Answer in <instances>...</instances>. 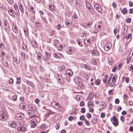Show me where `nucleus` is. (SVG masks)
<instances>
[{
	"mask_svg": "<svg viewBox=\"0 0 133 133\" xmlns=\"http://www.w3.org/2000/svg\"><path fill=\"white\" fill-rule=\"evenodd\" d=\"M0 115V119L3 120L7 119L8 116L5 111L3 110L1 112Z\"/></svg>",
	"mask_w": 133,
	"mask_h": 133,
	"instance_id": "nucleus-1",
	"label": "nucleus"
},
{
	"mask_svg": "<svg viewBox=\"0 0 133 133\" xmlns=\"http://www.w3.org/2000/svg\"><path fill=\"white\" fill-rule=\"evenodd\" d=\"M15 117L16 119L20 120L24 118V115L22 113H18L15 114Z\"/></svg>",
	"mask_w": 133,
	"mask_h": 133,
	"instance_id": "nucleus-2",
	"label": "nucleus"
},
{
	"mask_svg": "<svg viewBox=\"0 0 133 133\" xmlns=\"http://www.w3.org/2000/svg\"><path fill=\"white\" fill-rule=\"evenodd\" d=\"M111 121L114 125L117 126L118 125V122L115 116L111 118Z\"/></svg>",
	"mask_w": 133,
	"mask_h": 133,
	"instance_id": "nucleus-3",
	"label": "nucleus"
},
{
	"mask_svg": "<svg viewBox=\"0 0 133 133\" xmlns=\"http://www.w3.org/2000/svg\"><path fill=\"white\" fill-rule=\"evenodd\" d=\"M51 105L52 107L56 109L60 108L61 107V105L59 103L55 101H52L51 103Z\"/></svg>",
	"mask_w": 133,
	"mask_h": 133,
	"instance_id": "nucleus-4",
	"label": "nucleus"
},
{
	"mask_svg": "<svg viewBox=\"0 0 133 133\" xmlns=\"http://www.w3.org/2000/svg\"><path fill=\"white\" fill-rule=\"evenodd\" d=\"M112 77L111 76L108 79L107 81V83L109 84L110 85V86L111 87H113L115 86V82L112 81L110 83V81Z\"/></svg>",
	"mask_w": 133,
	"mask_h": 133,
	"instance_id": "nucleus-5",
	"label": "nucleus"
},
{
	"mask_svg": "<svg viewBox=\"0 0 133 133\" xmlns=\"http://www.w3.org/2000/svg\"><path fill=\"white\" fill-rule=\"evenodd\" d=\"M37 120L35 119H32L30 122V124L32 128H35L36 127Z\"/></svg>",
	"mask_w": 133,
	"mask_h": 133,
	"instance_id": "nucleus-6",
	"label": "nucleus"
},
{
	"mask_svg": "<svg viewBox=\"0 0 133 133\" xmlns=\"http://www.w3.org/2000/svg\"><path fill=\"white\" fill-rule=\"evenodd\" d=\"M73 74V73L71 70L70 69L67 70L66 71V76L68 77L71 76Z\"/></svg>",
	"mask_w": 133,
	"mask_h": 133,
	"instance_id": "nucleus-7",
	"label": "nucleus"
},
{
	"mask_svg": "<svg viewBox=\"0 0 133 133\" xmlns=\"http://www.w3.org/2000/svg\"><path fill=\"white\" fill-rule=\"evenodd\" d=\"M29 109H27V110L28 111L30 110L31 111H35V107L32 105H29L28 106Z\"/></svg>",
	"mask_w": 133,
	"mask_h": 133,
	"instance_id": "nucleus-8",
	"label": "nucleus"
},
{
	"mask_svg": "<svg viewBox=\"0 0 133 133\" xmlns=\"http://www.w3.org/2000/svg\"><path fill=\"white\" fill-rule=\"evenodd\" d=\"M94 7L99 12H100L101 11L102 9L101 6L98 4H95L94 5Z\"/></svg>",
	"mask_w": 133,
	"mask_h": 133,
	"instance_id": "nucleus-9",
	"label": "nucleus"
},
{
	"mask_svg": "<svg viewBox=\"0 0 133 133\" xmlns=\"http://www.w3.org/2000/svg\"><path fill=\"white\" fill-rule=\"evenodd\" d=\"M25 103L24 102H22L20 103L19 106L20 108L25 109Z\"/></svg>",
	"mask_w": 133,
	"mask_h": 133,
	"instance_id": "nucleus-10",
	"label": "nucleus"
},
{
	"mask_svg": "<svg viewBox=\"0 0 133 133\" xmlns=\"http://www.w3.org/2000/svg\"><path fill=\"white\" fill-rule=\"evenodd\" d=\"M12 30L15 33H17L18 32V28L16 25H13L12 27Z\"/></svg>",
	"mask_w": 133,
	"mask_h": 133,
	"instance_id": "nucleus-11",
	"label": "nucleus"
},
{
	"mask_svg": "<svg viewBox=\"0 0 133 133\" xmlns=\"http://www.w3.org/2000/svg\"><path fill=\"white\" fill-rule=\"evenodd\" d=\"M131 56L130 55H128L127 58V63L129 64L131 59Z\"/></svg>",
	"mask_w": 133,
	"mask_h": 133,
	"instance_id": "nucleus-12",
	"label": "nucleus"
},
{
	"mask_svg": "<svg viewBox=\"0 0 133 133\" xmlns=\"http://www.w3.org/2000/svg\"><path fill=\"white\" fill-rule=\"evenodd\" d=\"M81 66L87 69H91V67L90 66L84 64L82 63L81 64Z\"/></svg>",
	"mask_w": 133,
	"mask_h": 133,
	"instance_id": "nucleus-13",
	"label": "nucleus"
},
{
	"mask_svg": "<svg viewBox=\"0 0 133 133\" xmlns=\"http://www.w3.org/2000/svg\"><path fill=\"white\" fill-rule=\"evenodd\" d=\"M108 78V75L107 74H106L104 76L103 79V81L104 83H106L107 82V79Z\"/></svg>",
	"mask_w": 133,
	"mask_h": 133,
	"instance_id": "nucleus-14",
	"label": "nucleus"
},
{
	"mask_svg": "<svg viewBox=\"0 0 133 133\" xmlns=\"http://www.w3.org/2000/svg\"><path fill=\"white\" fill-rule=\"evenodd\" d=\"M49 9L51 11L54 12L55 11V9L54 8V6L51 5H49Z\"/></svg>",
	"mask_w": 133,
	"mask_h": 133,
	"instance_id": "nucleus-15",
	"label": "nucleus"
},
{
	"mask_svg": "<svg viewBox=\"0 0 133 133\" xmlns=\"http://www.w3.org/2000/svg\"><path fill=\"white\" fill-rule=\"evenodd\" d=\"M117 78V75H115L112 78L111 80L112 81L114 82H116Z\"/></svg>",
	"mask_w": 133,
	"mask_h": 133,
	"instance_id": "nucleus-16",
	"label": "nucleus"
},
{
	"mask_svg": "<svg viewBox=\"0 0 133 133\" xmlns=\"http://www.w3.org/2000/svg\"><path fill=\"white\" fill-rule=\"evenodd\" d=\"M45 59L46 60H48L49 57V52H46L45 53Z\"/></svg>",
	"mask_w": 133,
	"mask_h": 133,
	"instance_id": "nucleus-17",
	"label": "nucleus"
},
{
	"mask_svg": "<svg viewBox=\"0 0 133 133\" xmlns=\"http://www.w3.org/2000/svg\"><path fill=\"white\" fill-rule=\"evenodd\" d=\"M86 6L87 8L89 9H90L91 8V6L89 2H86Z\"/></svg>",
	"mask_w": 133,
	"mask_h": 133,
	"instance_id": "nucleus-18",
	"label": "nucleus"
},
{
	"mask_svg": "<svg viewBox=\"0 0 133 133\" xmlns=\"http://www.w3.org/2000/svg\"><path fill=\"white\" fill-rule=\"evenodd\" d=\"M106 105L105 102H102L100 103V106L101 107H102V108H101L103 109V108Z\"/></svg>",
	"mask_w": 133,
	"mask_h": 133,
	"instance_id": "nucleus-19",
	"label": "nucleus"
},
{
	"mask_svg": "<svg viewBox=\"0 0 133 133\" xmlns=\"http://www.w3.org/2000/svg\"><path fill=\"white\" fill-rule=\"evenodd\" d=\"M110 48V46L108 44H106L104 47V49L106 51H108Z\"/></svg>",
	"mask_w": 133,
	"mask_h": 133,
	"instance_id": "nucleus-20",
	"label": "nucleus"
},
{
	"mask_svg": "<svg viewBox=\"0 0 133 133\" xmlns=\"http://www.w3.org/2000/svg\"><path fill=\"white\" fill-rule=\"evenodd\" d=\"M8 11L9 12V14L11 16H13V11L12 9H10L9 8L8 9Z\"/></svg>",
	"mask_w": 133,
	"mask_h": 133,
	"instance_id": "nucleus-21",
	"label": "nucleus"
},
{
	"mask_svg": "<svg viewBox=\"0 0 133 133\" xmlns=\"http://www.w3.org/2000/svg\"><path fill=\"white\" fill-rule=\"evenodd\" d=\"M131 34H128V35L126 36L125 38L127 39H130V40L131 39Z\"/></svg>",
	"mask_w": 133,
	"mask_h": 133,
	"instance_id": "nucleus-22",
	"label": "nucleus"
},
{
	"mask_svg": "<svg viewBox=\"0 0 133 133\" xmlns=\"http://www.w3.org/2000/svg\"><path fill=\"white\" fill-rule=\"evenodd\" d=\"M121 11L122 13L124 14H126L127 12V9L125 8L122 9L121 10Z\"/></svg>",
	"mask_w": 133,
	"mask_h": 133,
	"instance_id": "nucleus-23",
	"label": "nucleus"
},
{
	"mask_svg": "<svg viewBox=\"0 0 133 133\" xmlns=\"http://www.w3.org/2000/svg\"><path fill=\"white\" fill-rule=\"evenodd\" d=\"M9 126L10 127H11L12 128H14L16 126V124L10 122L8 123Z\"/></svg>",
	"mask_w": 133,
	"mask_h": 133,
	"instance_id": "nucleus-24",
	"label": "nucleus"
},
{
	"mask_svg": "<svg viewBox=\"0 0 133 133\" xmlns=\"http://www.w3.org/2000/svg\"><path fill=\"white\" fill-rule=\"evenodd\" d=\"M19 9L22 12H23V8L22 5H21V4H19Z\"/></svg>",
	"mask_w": 133,
	"mask_h": 133,
	"instance_id": "nucleus-25",
	"label": "nucleus"
},
{
	"mask_svg": "<svg viewBox=\"0 0 133 133\" xmlns=\"http://www.w3.org/2000/svg\"><path fill=\"white\" fill-rule=\"evenodd\" d=\"M93 105V101L92 100H91L90 101L88 102V107H89L90 106H92Z\"/></svg>",
	"mask_w": 133,
	"mask_h": 133,
	"instance_id": "nucleus-26",
	"label": "nucleus"
},
{
	"mask_svg": "<svg viewBox=\"0 0 133 133\" xmlns=\"http://www.w3.org/2000/svg\"><path fill=\"white\" fill-rule=\"evenodd\" d=\"M29 10L30 11H32L34 12V8L31 6H29L28 8Z\"/></svg>",
	"mask_w": 133,
	"mask_h": 133,
	"instance_id": "nucleus-27",
	"label": "nucleus"
},
{
	"mask_svg": "<svg viewBox=\"0 0 133 133\" xmlns=\"http://www.w3.org/2000/svg\"><path fill=\"white\" fill-rule=\"evenodd\" d=\"M48 127V126L46 124H43L42 125L41 128L44 129L47 128Z\"/></svg>",
	"mask_w": 133,
	"mask_h": 133,
	"instance_id": "nucleus-28",
	"label": "nucleus"
},
{
	"mask_svg": "<svg viewBox=\"0 0 133 133\" xmlns=\"http://www.w3.org/2000/svg\"><path fill=\"white\" fill-rule=\"evenodd\" d=\"M5 55L4 51L3 50H0V56L2 57V56H3Z\"/></svg>",
	"mask_w": 133,
	"mask_h": 133,
	"instance_id": "nucleus-29",
	"label": "nucleus"
},
{
	"mask_svg": "<svg viewBox=\"0 0 133 133\" xmlns=\"http://www.w3.org/2000/svg\"><path fill=\"white\" fill-rule=\"evenodd\" d=\"M53 56L55 58H59L60 56L59 55H58V53H57V54L56 53H54L53 54Z\"/></svg>",
	"mask_w": 133,
	"mask_h": 133,
	"instance_id": "nucleus-30",
	"label": "nucleus"
},
{
	"mask_svg": "<svg viewBox=\"0 0 133 133\" xmlns=\"http://www.w3.org/2000/svg\"><path fill=\"white\" fill-rule=\"evenodd\" d=\"M128 68L130 71H133V66L131 64H130L129 65Z\"/></svg>",
	"mask_w": 133,
	"mask_h": 133,
	"instance_id": "nucleus-31",
	"label": "nucleus"
},
{
	"mask_svg": "<svg viewBox=\"0 0 133 133\" xmlns=\"http://www.w3.org/2000/svg\"><path fill=\"white\" fill-rule=\"evenodd\" d=\"M95 84L97 85H99L100 84V80L97 79L95 81Z\"/></svg>",
	"mask_w": 133,
	"mask_h": 133,
	"instance_id": "nucleus-32",
	"label": "nucleus"
},
{
	"mask_svg": "<svg viewBox=\"0 0 133 133\" xmlns=\"http://www.w3.org/2000/svg\"><path fill=\"white\" fill-rule=\"evenodd\" d=\"M20 130L22 131H25L26 130V128L22 126L20 128Z\"/></svg>",
	"mask_w": 133,
	"mask_h": 133,
	"instance_id": "nucleus-33",
	"label": "nucleus"
},
{
	"mask_svg": "<svg viewBox=\"0 0 133 133\" xmlns=\"http://www.w3.org/2000/svg\"><path fill=\"white\" fill-rule=\"evenodd\" d=\"M76 41L77 42V43L78 45L80 46H82V44L81 43V42L80 41H79V39H77L76 40Z\"/></svg>",
	"mask_w": 133,
	"mask_h": 133,
	"instance_id": "nucleus-34",
	"label": "nucleus"
},
{
	"mask_svg": "<svg viewBox=\"0 0 133 133\" xmlns=\"http://www.w3.org/2000/svg\"><path fill=\"white\" fill-rule=\"evenodd\" d=\"M97 122L96 118H94L92 119V124H95Z\"/></svg>",
	"mask_w": 133,
	"mask_h": 133,
	"instance_id": "nucleus-35",
	"label": "nucleus"
},
{
	"mask_svg": "<svg viewBox=\"0 0 133 133\" xmlns=\"http://www.w3.org/2000/svg\"><path fill=\"white\" fill-rule=\"evenodd\" d=\"M14 7L16 11H19V9L17 7V5L16 4H14Z\"/></svg>",
	"mask_w": 133,
	"mask_h": 133,
	"instance_id": "nucleus-36",
	"label": "nucleus"
},
{
	"mask_svg": "<svg viewBox=\"0 0 133 133\" xmlns=\"http://www.w3.org/2000/svg\"><path fill=\"white\" fill-rule=\"evenodd\" d=\"M21 82V79L18 78H17V81L16 82V84H17L18 83H20Z\"/></svg>",
	"mask_w": 133,
	"mask_h": 133,
	"instance_id": "nucleus-37",
	"label": "nucleus"
},
{
	"mask_svg": "<svg viewBox=\"0 0 133 133\" xmlns=\"http://www.w3.org/2000/svg\"><path fill=\"white\" fill-rule=\"evenodd\" d=\"M102 25L101 24H100L99 23H98L97 26L98 27V31H100Z\"/></svg>",
	"mask_w": 133,
	"mask_h": 133,
	"instance_id": "nucleus-38",
	"label": "nucleus"
},
{
	"mask_svg": "<svg viewBox=\"0 0 133 133\" xmlns=\"http://www.w3.org/2000/svg\"><path fill=\"white\" fill-rule=\"evenodd\" d=\"M9 24H8L7 26H5L4 29L6 31H7L8 30H9Z\"/></svg>",
	"mask_w": 133,
	"mask_h": 133,
	"instance_id": "nucleus-39",
	"label": "nucleus"
},
{
	"mask_svg": "<svg viewBox=\"0 0 133 133\" xmlns=\"http://www.w3.org/2000/svg\"><path fill=\"white\" fill-rule=\"evenodd\" d=\"M31 44L32 46L34 47H36L37 46L36 43L35 42H32Z\"/></svg>",
	"mask_w": 133,
	"mask_h": 133,
	"instance_id": "nucleus-40",
	"label": "nucleus"
},
{
	"mask_svg": "<svg viewBox=\"0 0 133 133\" xmlns=\"http://www.w3.org/2000/svg\"><path fill=\"white\" fill-rule=\"evenodd\" d=\"M72 51V50L71 48H69L67 49V52H68L69 54H71Z\"/></svg>",
	"mask_w": 133,
	"mask_h": 133,
	"instance_id": "nucleus-41",
	"label": "nucleus"
},
{
	"mask_svg": "<svg viewBox=\"0 0 133 133\" xmlns=\"http://www.w3.org/2000/svg\"><path fill=\"white\" fill-rule=\"evenodd\" d=\"M84 121L85 122V123H86V124L87 125H90V123L86 119H84Z\"/></svg>",
	"mask_w": 133,
	"mask_h": 133,
	"instance_id": "nucleus-42",
	"label": "nucleus"
},
{
	"mask_svg": "<svg viewBox=\"0 0 133 133\" xmlns=\"http://www.w3.org/2000/svg\"><path fill=\"white\" fill-rule=\"evenodd\" d=\"M80 119L83 121V120H84V119H85V117L83 115H82L79 118Z\"/></svg>",
	"mask_w": 133,
	"mask_h": 133,
	"instance_id": "nucleus-43",
	"label": "nucleus"
},
{
	"mask_svg": "<svg viewBox=\"0 0 133 133\" xmlns=\"http://www.w3.org/2000/svg\"><path fill=\"white\" fill-rule=\"evenodd\" d=\"M85 109L84 108H82L81 110V112L82 113H84L85 112Z\"/></svg>",
	"mask_w": 133,
	"mask_h": 133,
	"instance_id": "nucleus-44",
	"label": "nucleus"
},
{
	"mask_svg": "<svg viewBox=\"0 0 133 133\" xmlns=\"http://www.w3.org/2000/svg\"><path fill=\"white\" fill-rule=\"evenodd\" d=\"M39 13L41 15V16L43 15L44 14H45V12H44L42 11H40L39 12Z\"/></svg>",
	"mask_w": 133,
	"mask_h": 133,
	"instance_id": "nucleus-45",
	"label": "nucleus"
},
{
	"mask_svg": "<svg viewBox=\"0 0 133 133\" xmlns=\"http://www.w3.org/2000/svg\"><path fill=\"white\" fill-rule=\"evenodd\" d=\"M13 61L14 62L17 63H18L19 61V60H18H18L17 59L15 58H13Z\"/></svg>",
	"mask_w": 133,
	"mask_h": 133,
	"instance_id": "nucleus-46",
	"label": "nucleus"
},
{
	"mask_svg": "<svg viewBox=\"0 0 133 133\" xmlns=\"http://www.w3.org/2000/svg\"><path fill=\"white\" fill-rule=\"evenodd\" d=\"M21 55L22 57L25 58V53L24 52L22 51L21 52Z\"/></svg>",
	"mask_w": 133,
	"mask_h": 133,
	"instance_id": "nucleus-47",
	"label": "nucleus"
},
{
	"mask_svg": "<svg viewBox=\"0 0 133 133\" xmlns=\"http://www.w3.org/2000/svg\"><path fill=\"white\" fill-rule=\"evenodd\" d=\"M86 116L87 117L89 118H90L91 117V115L90 113H88L86 115Z\"/></svg>",
	"mask_w": 133,
	"mask_h": 133,
	"instance_id": "nucleus-48",
	"label": "nucleus"
},
{
	"mask_svg": "<svg viewBox=\"0 0 133 133\" xmlns=\"http://www.w3.org/2000/svg\"><path fill=\"white\" fill-rule=\"evenodd\" d=\"M125 119V117L123 116H121L120 118L121 121L122 122H124V121Z\"/></svg>",
	"mask_w": 133,
	"mask_h": 133,
	"instance_id": "nucleus-49",
	"label": "nucleus"
},
{
	"mask_svg": "<svg viewBox=\"0 0 133 133\" xmlns=\"http://www.w3.org/2000/svg\"><path fill=\"white\" fill-rule=\"evenodd\" d=\"M74 119V117L72 116H70L68 118V120L70 121H71Z\"/></svg>",
	"mask_w": 133,
	"mask_h": 133,
	"instance_id": "nucleus-50",
	"label": "nucleus"
},
{
	"mask_svg": "<svg viewBox=\"0 0 133 133\" xmlns=\"http://www.w3.org/2000/svg\"><path fill=\"white\" fill-rule=\"evenodd\" d=\"M12 99L14 101H16L17 99V96L15 95L13 96Z\"/></svg>",
	"mask_w": 133,
	"mask_h": 133,
	"instance_id": "nucleus-51",
	"label": "nucleus"
},
{
	"mask_svg": "<svg viewBox=\"0 0 133 133\" xmlns=\"http://www.w3.org/2000/svg\"><path fill=\"white\" fill-rule=\"evenodd\" d=\"M84 105V102L83 101H81L79 104V105L81 107H83Z\"/></svg>",
	"mask_w": 133,
	"mask_h": 133,
	"instance_id": "nucleus-52",
	"label": "nucleus"
},
{
	"mask_svg": "<svg viewBox=\"0 0 133 133\" xmlns=\"http://www.w3.org/2000/svg\"><path fill=\"white\" fill-rule=\"evenodd\" d=\"M115 102L116 104H118L119 103V100L118 99H116L115 101Z\"/></svg>",
	"mask_w": 133,
	"mask_h": 133,
	"instance_id": "nucleus-53",
	"label": "nucleus"
},
{
	"mask_svg": "<svg viewBox=\"0 0 133 133\" xmlns=\"http://www.w3.org/2000/svg\"><path fill=\"white\" fill-rule=\"evenodd\" d=\"M87 33V32L85 31H84V32L81 34V37H83L84 36V35L85 34H86Z\"/></svg>",
	"mask_w": 133,
	"mask_h": 133,
	"instance_id": "nucleus-54",
	"label": "nucleus"
},
{
	"mask_svg": "<svg viewBox=\"0 0 133 133\" xmlns=\"http://www.w3.org/2000/svg\"><path fill=\"white\" fill-rule=\"evenodd\" d=\"M35 25L37 26H40L41 25L39 23L37 22H36Z\"/></svg>",
	"mask_w": 133,
	"mask_h": 133,
	"instance_id": "nucleus-55",
	"label": "nucleus"
},
{
	"mask_svg": "<svg viewBox=\"0 0 133 133\" xmlns=\"http://www.w3.org/2000/svg\"><path fill=\"white\" fill-rule=\"evenodd\" d=\"M60 124L59 123H57L56 124V129H58L59 127Z\"/></svg>",
	"mask_w": 133,
	"mask_h": 133,
	"instance_id": "nucleus-56",
	"label": "nucleus"
},
{
	"mask_svg": "<svg viewBox=\"0 0 133 133\" xmlns=\"http://www.w3.org/2000/svg\"><path fill=\"white\" fill-rule=\"evenodd\" d=\"M131 21V19L130 18H128L126 19V22L127 23H130Z\"/></svg>",
	"mask_w": 133,
	"mask_h": 133,
	"instance_id": "nucleus-57",
	"label": "nucleus"
},
{
	"mask_svg": "<svg viewBox=\"0 0 133 133\" xmlns=\"http://www.w3.org/2000/svg\"><path fill=\"white\" fill-rule=\"evenodd\" d=\"M105 116V114L103 112H102L101 114V117L102 118H104Z\"/></svg>",
	"mask_w": 133,
	"mask_h": 133,
	"instance_id": "nucleus-58",
	"label": "nucleus"
},
{
	"mask_svg": "<svg viewBox=\"0 0 133 133\" xmlns=\"http://www.w3.org/2000/svg\"><path fill=\"white\" fill-rule=\"evenodd\" d=\"M13 82H14L13 79L12 78H11V79H10L9 81V83L10 84L12 83H13Z\"/></svg>",
	"mask_w": 133,
	"mask_h": 133,
	"instance_id": "nucleus-59",
	"label": "nucleus"
},
{
	"mask_svg": "<svg viewBox=\"0 0 133 133\" xmlns=\"http://www.w3.org/2000/svg\"><path fill=\"white\" fill-rule=\"evenodd\" d=\"M113 90H111L109 91L108 93L110 95H111L112 94Z\"/></svg>",
	"mask_w": 133,
	"mask_h": 133,
	"instance_id": "nucleus-60",
	"label": "nucleus"
},
{
	"mask_svg": "<svg viewBox=\"0 0 133 133\" xmlns=\"http://www.w3.org/2000/svg\"><path fill=\"white\" fill-rule=\"evenodd\" d=\"M117 69V67L116 66H115L112 69V71L113 72H115Z\"/></svg>",
	"mask_w": 133,
	"mask_h": 133,
	"instance_id": "nucleus-61",
	"label": "nucleus"
},
{
	"mask_svg": "<svg viewBox=\"0 0 133 133\" xmlns=\"http://www.w3.org/2000/svg\"><path fill=\"white\" fill-rule=\"evenodd\" d=\"M3 65L6 67H8V64L7 62H5L3 63Z\"/></svg>",
	"mask_w": 133,
	"mask_h": 133,
	"instance_id": "nucleus-62",
	"label": "nucleus"
},
{
	"mask_svg": "<svg viewBox=\"0 0 133 133\" xmlns=\"http://www.w3.org/2000/svg\"><path fill=\"white\" fill-rule=\"evenodd\" d=\"M89 111L91 112H94V109L92 108L91 107L89 109Z\"/></svg>",
	"mask_w": 133,
	"mask_h": 133,
	"instance_id": "nucleus-63",
	"label": "nucleus"
},
{
	"mask_svg": "<svg viewBox=\"0 0 133 133\" xmlns=\"http://www.w3.org/2000/svg\"><path fill=\"white\" fill-rule=\"evenodd\" d=\"M129 12L130 14L133 13V8L130 9L129 10Z\"/></svg>",
	"mask_w": 133,
	"mask_h": 133,
	"instance_id": "nucleus-64",
	"label": "nucleus"
}]
</instances>
